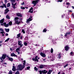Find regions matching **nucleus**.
<instances>
[{
  "label": "nucleus",
  "mask_w": 74,
  "mask_h": 74,
  "mask_svg": "<svg viewBox=\"0 0 74 74\" xmlns=\"http://www.w3.org/2000/svg\"><path fill=\"white\" fill-rule=\"evenodd\" d=\"M14 21H15V23L16 24H17V25H19L20 23H21V21H20V20L19 17H15L14 19Z\"/></svg>",
  "instance_id": "1"
},
{
  "label": "nucleus",
  "mask_w": 74,
  "mask_h": 74,
  "mask_svg": "<svg viewBox=\"0 0 74 74\" xmlns=\"http://www.w3.org/2000/svg\"><path fill=\"white\" fill-rule=\"evenodd\" d=\"M25 67V66L22 65V64L19 65L18 66L17 69V70H22Z\"/></svg>",
  "instance_id": "2"
},
{
  "label": "nucleus",
  "mask_w": 74,
  "mask_h": 74,
  "mask_svg": "<svg viewBox=\"0 0 74 74\" xmlns=\"http://www.w3.org/2000/svg\"><path fill=\"white\" fill-rule=\"evenodd\" d=\"M32 17L30 16L28 19L27 20L26 22L27 23H28V24L29 25V24H30V23H29V22H30V21H32Z\"/></svg>",
  "instance_id": "3"
},
{
  "label": "nucleus",
  "mask_w": 74,
  "mask_h": 74,
  "mask_svg": "<svg viewBox=\"0 0 74 74\" xmlns=\"http://www.w3.org/2000/svg\"><path fill=\"white\" fill-rule=\"evenodd\" d=\"M39 1V0H36L35 1H32V3L34 4V6H35L36 4L38 3V1Z\"/></svg>",
  "instance_id": "4"
},
{
  "label": "nucleus",
  "mask_w": 74,
  "mask_h": 74,
  "mask_svg": "<svg viewBox=\"0 0 74 74\" xmlns=\"http://www.w3.org/2000/svg\"><path fill=\"white\" fill-rule=\"evenodd\" d=\"M3 29L0 28V33L1 34H2V36H4V32L3 31Z\"/></svg>",
  "instance_id": "5"
},
{
  "label": "nucleus",
  "mask_w": 74,
  "mask_h": 74,
  "mask_svg": "<svg viewBox=\"0 0 74 74\" xmlns=\"http://www.w3.org/2000/svg\"><path fill=\"white\" fill-rule=\"evenodd\" d=\"M5 56H6V55L3 54L2 57L0 58V59L1 60H3V59H5Z\"/></svg>",
  "instance_id": "6"
},
{
  "label": "nucleus",
  "mask_w": 74,
  "mask_h": 74,
  "mask_svg": "<svg viewBox=\"0 0 74 74\" xmlns=\"http://www.w3.org/2000/svg\"><path fill=\"white\" fill-rule=\"evenodd\" d=\"M38 58V56H36L35 57V58H32V60L33 61L35 60V62L37 61V62H38V59H37Z\"/></svg>",
  "instance_id": "7"
},
{
  "label": "nucleus",
  "mask_w": 74,
  "mask_h": 74,
  "mask_svg": "<svg viewBox=\"0 0 74 74\" xmlns=\"http://www.w3.org/2000/svg\"><path fill=\"white\" fill-rule=\"evenodd\" d=\"M1 26H5V27H8V24H6V23H3L1 24Z\"/></svg>",
  "instance_id": "8"
},
{
  "label": "nucleus",
  "mask_w": 74,
  "mask_h": 74,
  "mask_svg": "<svg viewBox=\"0 0 74 74\" xmlns=\"http://www.w3.org/2000/svg\"><path fill=\"white\" fill-rule=\"evenodd\" d=\"M65 50L66 51H67L69 50L70 48L69 47V46L67 45L66 46L64 47Z\"/></svg>",
  "instance_id": "9"
},
{
  "label": "nucleus",
  "mask_w": 74,
  "mask_h": 74,
  "mask_svg": "<svg viewBox=\"0 0 74 74\" xmlns=\"http://www.w3.org/2000/svg\"><path fill=\"white\" fill-rule=\"evenodd\" d=\"M40 55H41V56L44 58H45L46 57V55H45V54L42 53H40Z\"/></svg>",
  "instance_id": "10"
},
{
  "label": "nucleus",
  "mask_w": 74,
  "mask_h": 74,
  "mask_svg": "<svg viewBox=\"0 0 74 74\" xmlns=\"http://www.w3.org/2000/svg\"><path fill=\"white\" fill-rule=\"evenodd\" d=\"M16 3H15V4L12 3V7L14 9H15V8H16L15 7V5H16Z\"/></svg>",
  "instance_id": "11"
},
{
  "label": "nucleus",
  "mask_w": 74,
  "mask_h": 74,
  "mask_svg": "<svg viewBox=\"0 0 74 74\" xmlns=\"http://www.w3.org/2000/svg\"><path fill=\"white\" fill-rule=\"evenodd\" d=\"M16 15H17V16H19V17H22V14H21V13H16Z\"/></svg>",
  "instance_id": "12"
},
{
  "label": "nucleus",
  "mask_w": 74,
  "mask_h": 74,
  "mask_svg": "<svg viewBox=\"0 0 74 74\" xmlns=\"http://www.w3.org/2000/svg\"><path fill=\"white\" fill-rule=\"evenodd\" d=\"M33 10V8H31L30 9H29V12H31V13H33V11L32 10Z\"/></svg>",
  "instance_id": "13"
},
{
  "label": "nucleus",
  "mask_w": 74,
  "mask_h": 74,
  "mask_svg": "<svg viewBox=\"0 0 74 74\" xmlns=\"http://www.w3.org/2000/svg\"><path fill=\"white\" fill-rule=\"evenodd\" d=\"M4 7L6 8V5L4 4H3V5L0 6V8H3Z\"/></svg>",
  "instance_id": "14"
},
{
  "label": "nucleus",
  "mask_w": 74,
  "mask_h": 74,
  "mask_svg": "<svg viewBox=\"0 0 74 74\" xmlns=\"http://www.w3.org/2000/svg\"><path fill=\"white\" fill-rule=\"evenodd\" d=\"M11 56H14V57H17V56L14 53H12L11 54Z\"/></svg>",
  "instance_id": "15"
},
{
  "label": "nucleus",
  "mask_w": 74,
  "mask_h": 74,
  "mask_svg": "<svg viewBox=\"0 0 74 74\" xmlns=\"http://www.w3.org/2000/svg\"><path fill=\"white\" fill-rule=\"evenodd\" d=\"M42 72L43 74H46V73H48V71H46L45 70H44L43 71H42Z\"/></svg>",
  "instance_id": "16"
},
{
  "label": "nucleus",
  "mask_w": 74,
  "mask_h": 74,
  "mask_svg": "<svg viewBox=\"0 0 74 74\" xmlns=\"http://www.w3.org/2000/svg\"><path fill=\"white\" fill-rule=\"evenodd\" d=\"M4 18H3L2 19L1 21H0V23H3L4 22Z\"/></svg>",
  "instance_id": "17"
},
{
  "label": "nucleus",
  "mask_w": 74,
  "mask_h": 74,
  "mask_svg": "<svg viewBox=\"0 0 74 74\" xmlns=\"http://www.w3.org/2000/svg\"><path fill=\"white\" fill-rule=\"evenodd\" d=\"M22 41L18 40V44L19 45H21L22 44Z\"/></svg>",
  "instance_id": "18"
},
{
  "label": "nucleus",
  "mask_w": 74,
  "mask_h": 74,
  "mask_svg": "<svg viewBox=\"0 0 74 74\" xmlns=\"http://www.w3.org/2000/svg\"><path fill=\"white\" fill-rule=\"evenodd\" d=\"M60 55V54L59 53L57 55V57L58 58H60V57H61V56Z\"/></svg>",
  "instance_id": "19"
},
{
  "label": "nucleus",
  "mask_w": 74,
  "mask_h": 74,
  "mask_svg": "<svg viewBox=\"0 0 74 74\" xmlns=\"http://www.w3.org/2000/svg\"><path fill=\"white\" fill-rule=\"evenodd\" d=\"M9 11V10L8 9H6L5 11V13L7 14Z\"/></svg>",
  "instance_id": "20"
},
{
  "label": "nucleus",
  "mask_w": 74,
  "mask_h": 74,
  "mask_svg": "<svg viewBox=\"0 0 74 74\" xmlns=\"http://www.w3.org/2000/svg\"><path fill=\"white\" fill-rule=\"evenodd\" d=\"M12 71H15L16 70V68H15V66H13Z\"/></svg>",
  "instance_id": "21"
},
{
  "label": "nucleus",
  "mask_w": 74,
  "mask_h": 74,
  "mask_svg": "<svg viewBox=\"0 0 74 74\" xmlns=\"http://www.w3.org/2000/svg\"><path fill=\"white\" fill-rule=\"evenodd\" d=\"M8 59L9 60H10V61H13V58H9Z\"/></svg>",
  "instance_id": "22"
},
{
  "label": "nucleus",
  "mask_w": 74,
  "mask_h": 74,
  "mask_svg": "<svg viewBox=\"0 0 74 74\" xmlns=\"http://www.w3.org/2000/svg\"><path fill=\"white\" fill-rule=\"evenodd\" d=\"M20 48H17L16 50V52H19V49Z\"/></svg>",
  "instance_id": "23"
},
{
  "label": "nucleus",
  "mask_w": 74,
  "mask_h": 74,
  "mask_svg": "<svg viewBox=\"0 0 74 74\" xmlns=\"http://www.w3.org/2000/svg\"><path fill=\"white\" fill-rule=\"evenodd\" d=\"M44 65H42L40 66V69H42V68H43L44 67Z\"/></svg>",
  "instance_id": "24"
},
{
  "label": "nucleus",
  "mask_w": 74,
  "mask_h": 74,
  "mask_svg": "<svg viewBox=\"0 0 74 74\" xmlns=\"http://www.w3.org/2000/svg\"><path fill=\"white\" fill-rule=\"evenodd\" d=\"M20 36H21V34H19L17 35V38H19V37H20Z\"/></svg>",
  "instance_id": "25"
},
{
  "label": "nucleus",
  "mask_w": 74,
  "mask_h": 74,
  "mask_svg": "<svg viewBox=\"0 0 74 74\" xmlns=\"http://www.w3.org/2000/svg\"><path fill=\"white\" fill-rule=\"evenodd\" d=\"M6 18H7V19H10V16H8V15H7L6 16Z\"/></svg>",
  "instance_id": "26"
},
{
  "label": "nucleus",
  "mask_w": 74,
  "mask_h": 74,
  "mask_svg": "<svg viewBox=\"0 0 74 74\" xmlns=\"http://www.w3.org/2000/svg\"><path fill=\"white\" fill-rule=\"evenodd\" d=\"M51 70H49V71L48 73H47V74H51Z\"/></svg>",
  "instance_id": "27"
},
{
  "label": "nucleus",
  "mask_w": 74,
  "mask_h": 74,
  "mask_svg": "<svg viewBox=\"0 0 74 74\" xmlns=\"http://www.w3.org/2000/svg\"><path fill=\"white\" fill-rule=\"evenodd\" d=\"M5 29L6 32H8L10 30V29Z\"/></svg>",
  "instance_id": "28"
},
{
  "label": "nucleus",
  "mask_w": 74,
  "mask_h": 74,
  "mask_svg": "<svg viewBox=\"0 0 74 74\" xmlns=\"http://www.w3.org/2000/svg\"><path fill=\"white\" fill-rule=\"evenodd\" d=\"M9 25H10V26L11 25H12V22L10 21L9 22Z\"/></svg>",
  "instance_id": "29"
},
{
  "label": "nucleus",
  "mask_w": 74,
  "mask_h": 74,
  "mask_svg": "<svg viewBox=\"0 0 74 74\" xmlns=\"http://www.w3.org/2000/svg\"><path fill=\"white\" fill-rule=\"evenodd\" d=\"M53 49L51 48V53H53Z\"/></svg>",
  "instance_id": "30"
},
{
  "label": "nucleus",
  "mask_w": 74,
  "mask_h": 74,
  "mask_svg": "<svg viewBox=\"0 0 74 74\" xmlns=\"http://www.w3.org/2000/svg\"><path fill=\"white\" fill-rule=\"evenodd\" d=\"M25 63H26V61L24 60L23 61V64L24 66H25Z\"/></svg>",
  "instance_id": "31"
},
{
  "label": "nucleus",
  "mask_w": 74,
  "mask_h": 74,
  "mask_svg": "<svg viewBox=\"0 0 74 74\" xmlns=\"http://www.w3.org/2000/svg\"><path fill=\"white\" fill-rule=\"evenodd\" d=\"M68 64H66L64 66V68H66V67H67V66H68Z\"/></svg>",
  "instance_id": "32"
},
{
  "label": "nucleus",
  "mask_w": 74,
  "mask_h": 74,
  "mask_svg": "<svg viewBox=\"0 0 74 74\" xmlns=\"http://www.w3.org/2000/svg\"><path fill=\"white\" fill-rule=\"evenodd\" d=\"M9 74H12V71H10L9 73Z\"/></svg>",
  "instance_id": "33"
},
{
  "label": "nucleus",
  "mask_w": 74,
  "mask_h": 74,
  "mask_svg": "<svg viewBox=\"0 0 74 74\" xmlns=\"http://www.w3.org/2000/svg\"><path fill=\"white\" fill-rule=\"evenodd\" d=\"M47 32V29H45L43 30V32Z\"/></svg>",
  "instance_id": "34"
},
{
  "label": "nucleus",
  "mask_w": 74,
  "mask_h": 74,
  "mask_svg": "<svg viewBox=\"0 0 74 74\" xmlns=\"http://www.w3.org/2000/svg\"><path fill=\"white\" fill-rule=\"evenodd\" d=\"M22 32H23V33L24 34V33H25V32L23 29H22Z\"/></svg>",
  "instance_id": "35"
},
{
  "label": "nucleus",
  "mask_w": 74,
  "mask_h": 74,
  "mask_svg": "<svg viewBox=\"0 0 74 74\" xmlns=\"http://www.w3.org/2000/svg\"><path fill=\"white\" fill-rule=\"evenodd\" d=\"M9 40H10V38H8L7 39H6L5 41V42H7V41H8Z\"/></svg>",
  "instance_id": "36"
},
{
  "label": "nucleus",
  "mask_w": 74,
  "mask_h": 74,
  "mask_svg": "<svg viewBox=\"0 0 74 74\" xmlns=\"http://www.w3.org/2000/svg\"><path fill=\"white\" fill-rule=\"evenodd\" d=\"M10 3H8L7 6L8 7H10Z\"/></svg>",
  "instance_id": "37"
},
{
  "label": "nucleus",
  "mask_w": 74,
  "mask_h": 74,
  "mask_svg": "<svg viewBox=\"0 0 74 74\" xmlns=\"http://www.w3.org/2000/svg\"><path fill=\"white\" fill-rule=\"evenodd\" d=\"M21 9H23V10H25V8L24 7H21Z\"/></svg>",
  "instance_id": "38"
},
{
  "label": "nucleus",
  "mask_w": 74,
  "mask_h": 74,
  "mask_svg": "<svg viewBox=\"0 0 74 74\" xmlns=\"http://www.w3.org/2000/svg\"><path fill=\"white\" fill-rule=\"evenodd\" d=\"M34 70H36V71H37V70H38V69H37V68H36V67H35L34 68Z\"/></svg>",
  "instance_id": "39"
},
{
  "label": "nucleus",
  "mask_w": 74,
  "mask_h": 74,
  "mask_svg": "<svg viewBox=\"0 0 74 74\" xmlns=\"http://www.w3.org/2000/svg\"><path fill=\"white\" fill-rule=\"evenodd\" d=\"M39 73L40 74H42V71H39Z\"/></svg>",
  "instance_id": "40"
},
{
  "label": "nucleus",
  "mask_w": 74,
  "mask_h": 74,
  "mask_svg": "<svg viewBox=\"0 0 74 74\" xmlns=\"http://www.w3.org/2000/svg\"><path fill=\"white\" fill-rule=\"evenodd\" d=\"M15 74H19V72L18 71H17L16 72Z\"/></svg>",
  "instance_id": "41"
},
{
  "label": "nucleus",
  "mask_w": 74,
  "mask_h": 74,
  "mask_svg": "<svg viewBox=\"0 0 74 74\" xmlns=\"http://www.w3.org/2000/svg\"><path fill=\"white\" fill-rule=\"evenodd\" d=\"M15 0H10V1H11V2H15Z\"/></svg>",
  "instance_id": "42"
},
{
  "label": "nucleus",
  "mask_w": 74,
  "mask_h": 74,
  "mask_svg": "<svg viewBox=\"0 0 74 74\" xmlns=\"http://www.w3.org/2000/svg\"><path fill=\"white\" fill-rule=\"evenodd\" d=\"M24 45L26 46V45H27V43L26 42H25L24 43Z\"/></svg>",
  "instance_id": "43"
},
{
  "label": "nucleus",
  "mask_w": 74,
  "mask_h": 74,
  "mask_svg": "<svg viewBox=\"0 0 74 74\" xmlns=\"http://www.w3.org/2000/svg\"><path fill=\"white\" fill-rule=\"evenodd\" d=\"M29 33L30 34H32V33H33V32L32 31H30Z\"/></svg>",
  "instance_id": "44"
},
{
  "label": "nucleus",
  "mask_w": 74,
  "mask_h": 74,
  "mask_svg": "<svg viewBox=\"0 0 74 74\" xmlns=\"http://www.w3.org/2000/svg\"><path fill=\"white\" fill-rule=\"evenodd\" d=\"M57 1L58 2H62V0H60L59 1Z\"/></svg>",
  "instance_id": "45"
},
{
  "label": "nucleus",
  "mask_w": 74,
  "mask_h": 74,
  "mask_svg": "<svg viewBox=\"0 0 74 74\" xmlns=\"http://www.w3.org/2000/svg\"><path fill=\"white\" fill-rule=\"evenodd\" d=\"M21 4L22 5H23L24 4V2H23V3H21Z\"/></svg>",
  "instance_id": "46"
},
{
  "label": "nucleus",
  "mask_w": 74,
  "mask_h": 74,
  "mask_svg": "<svg viewBox=\"0 0 74 74\" xmlns=\"http://www.w3.org/2000/svg\"><path fill=\"white\" fill-rule=\"evenodd\" d=\"M10 51H13L12 48H10Z\"/></svg>",
  "instance_id": "47"
},
{
  "label": "nucleus",
  "mask_w": 74,
  "mask_h": 74,
  "mask_svg": "<svg viewBox=\"0 0 74 74\" xmlns=\"http://www.w3.org/2000/svg\"><path fill=\"white\" fill-rule=\"evenodd\" d=\"M30 67L29 66V67H27V69L28 70H29V69H30Z\"/></svg>",
  "instance_id": "48"
},
{
  "label": "nucleus",
  "mask_w": 74,
  "mask_h": 74,
  "mask_svg": "<svg viewBox=\"0 0 74 74\" xmlns=\"http://www.w3.org/2000/svg\"><path fill=\"white\" fill-rule=\"evenodd\" d=\"M5 3H7V0H5Z\"/></svg>",
  "instance_id": "49"
},
{
  "label": "nucleus",
  "mask_w": 74,
  "mask_h": 74,
  "mask_svg": "<svg viewBox=\"0 0 74 74\" xmlns=\"http://www.w3.org/2000/svg\"><path fill=\"white\" fill-rule=\"evenodd\" d=\"M66 4H67V5H69V4H70V3L69 2H67V3H66Z\"/></svg>",
  "instance_id": "50"
},
{
  "label": "nucleus",
  "mask_w": 74,
  "mask_h": 74,
  "mask_svg": "<svg viewBox=\"0 0 74 74\" xmlns=\"http://www.w3.org/2000/svg\"><path fill=\"white\" fill-rule=\"evenodd\" d=\"M67 34H68L66 33V34L65 35V37H66V36H67Z\"/></svg>",
  "instance_id": "51"
},
{
  "label": "nucleus",
  "mask_w": 74,
  "mask_h": 74,
  "mask_svg": "<svg viewBox=\"0 0 74 74\" xmlns=\"http://www.w3.org/2000/svg\"><path fill=\"white\" fill-rule=\"evenodd\" d=\"M18 53V55H19V54H20V52L19 51H18L17 52Z\"/></svg>",
  "instance_id": "52"
},
{
  "label": "nucleus",
  "mask_w": 74,
  "mask_h": 74,
  "mask_svg": "<svg viewBox=\"0 0 74 74\" xmlns=\"http://www.w3.org/2000/svg\"><path fill=\"white\" fill-rule=\"evenodd\" d=\"M61 66V64H58V66Z\"/></svg>",
  "instance_id": "53"
},
{
  "label": "nucleus",
  "mask_w": 74,
  "mask_h": 74,
  "mask_svg": "<svg viewBox=\"0 0 74 74\" xmlns=\"http://www.w3.org/2000/svg\"><path fill=\"white\" fill-rule=\"evenodd\" d=\"M64 16V15H63L62 16V18H63Z\"/></svg>",
  "instance_id": "54"
},
{
  "label": "nucleus",
  "mask_w": 74,
  "mask_h": 74,
  "mask_svg": "<svg viewBox=\"0 0 74 74\" xmlns=\"http://www.w3.org/2000/svg\"><path fill=\"white\" fill-rule=\"evenodd\" d=\"M73 52H71L70 53L71 55H73Z\"/></svg>",
  "instance_id": "55"
},
{
  "label": "nucleus",
  "mask_w": 74,
  "mask_h": 74,
  "mask_svg": "<svg viewBox=\"0 0 74 74\" xmlns=\"http://www.w3.org/2000/svg\"><path fill=\"white\" fill-rule=\"evenodd\" d=\"M20 47H22V45H20Z\"/></svg>",
  "instance_id": "56"
},
{
  "label": "nucleus",
  "mask_w": 74,
  "mask_h": 74,
  "mask_svg": "<svg viewBox=\"0 0 74 74\" xmlns=\"http://www.w3.org/2000/svg\"><path fill=\"white\" fill-rule=\"evenodd\" d=\"M6 36H8V34H6Z\"/></svg>",
  "instance_id": "57"
},
{
  "label": "nucleus",
  "mask_w": 74,
  "mask_h": 74,
  "mask_svg": "<svg viewBox=\"0 0 74 74\" xmlns=\"http://www.w3.org/2000/svg\"><path fill=\"white\" fill-rule=\"evenodd\" d=\"M22 36H21L20 39H22Z\"/></svg>",
  "instance_id": "58"
},
{
  "label": "nucleus",
  "mask_w": 74,
  "mask_h": 74,
  "mask_svg": "<svg viewBox=\"0 0 74 74\" xmlns=\"http://www.w3.org/2000/svg\"><path fill=\"white\" fill-rule=\"evenodd\" d=\"M69 12H71V11L69 10Z\"/></svg>",
  "instance_id": "59"
},
{
  "label": "nucleus",
  "mask_w": 74,
  "mask_h": 74,
  "mask_svg": "<svg viewBox=\"0 0 74 74\" xmlns=\"http://www.w3.org/2000/svg\"><path fill=\"white\" fill-rule=\"evenodd\" d=\"M60 74V72H59L58 73V74Z\"/></svg>",
  "instance_id": "60"
},
{
  "label": "nucleus",
  "mask_w": 74,
  "mask_h": 74,
  "mask_svg": "<svg viewBox=\"0 0 74 74\" xmlns=\"http://www.w3.org/2000/svg\"><path fill=\"white\" fill-rule=\"evenodd\" d=\"M72 8H73V9H74V6H72Z\"/></svg>",
  "instance_id": "61"
},
{
  "label": "nucleus",
  "mask_w": 74,
  "mask_h": 74,
  "mask_svg": "<svg viewBox=\"0 0 74 74\" xmlns=\"http://www.w3.org/2000/svg\"><path fill=\"white\" fill-rule=\"evenodd\" d=\"M62 74H65V73H64L63 72L62 73Z\"/></svg>",
  "instance_id": "62"
},
{
  "label": "nucleus",
  "mask_w": 74,
  "mask_h": 74,
  "mask_svg": "<svg viewBox=\"0 0 74 74\" xmlns=\"http://www.w3.org/2000/svg\"><path fill=\"white\" fill-rule=\"evenodd\" d=\"M0 43H2V41H0Z\"/></svg>",
  "instance_id": "63"
},
{
  "label": "nucleus",
  "mask_w": 74,
  "mask_h": 74,
  "mask_svg": "<svg viewBox=\"0 0 74 74\" xmlns=\"http://www.w3.org/2000/svg\"><path fill=\"white\" fill-rule=\"evenodd\" d=\"M38 59H40V58L39 57H38Z\"/></svg>",
  "instance_id": "64"
}]
</instances>
